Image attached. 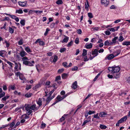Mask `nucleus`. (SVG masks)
<instances>
[{"mask_svg":"<svg viewBox=\"0 0 130 130\" xmlns=\"http://www.w3.org/2000/svg\"><path fill=\"white\" fill-rule=\"evenodd\" d=\"M120 69V68L119 66L109 67L108 68L109 71L113 74V76L116 78L120 77V73L119 71Z\"/></svg>","mask_w":130,"mask_h":130,"instance_id":"nucleus-1","label":"nucleus"},{"mask_svg":"<svg viewBox=\"0 0 130 130\" xmlns=\"http://www.w3.org/2000/svg\"><path fill=\"white\" fill-rule=\"evenodd\" d=\"M13 62L14 63L15 65V66L14 67V72L20 70L21 69V64L19 62L17 63L15 61H14Z\"/></svg>","mask_w":130,"mask_h":130,"instance_id":"nucleus-2","label":"nucleus"},{"mask_svg":"<svg viewBox=\"0 0 130 130\" xmlns=\"http://www.w3.org/2000/svg\"><path fill=\"white\" fill-rule=\"evenodd\" d=\"M24 107L26 110L27 111L28 115H30L32 113V111L29 108V104H25V105Z\"/></svg>","mask_w":130,"mask_h":130,"instance_id":"nucleus-3","label":"nucleus"},{"mask_svg":"<svg viewBox=\"0 0 130 130\" xmlns=\"http://www.w3.org/2000/svg\"><path fill=\"white\" fill-rule=\"evenodd\" d=\"M46 87L45 89H44V90L45 92V96H46L47 95H48L49 94V91L48 89L49 88V82L48 81H47L46 83L45 84Z\"/></svg>","mask_w":130,"mask_h":130,"instance_id":"nucleus-4","label":"nucleus"},{"mask_svg":"<svg viewBox=\"0 0 130 130\" xmlns=\"http://www.w3.org/2000/svg\"><path fill=\"white\" fill-rule=\"evenodd\" d=\"M102 5L105 6L107 7L109 4V1L108 0H101Z\"/></svg>","mask_w":130,"mask_h":130,"instance_id":"nucleus-5","label":"nucleus"},{"mask_svg":"<svg viewBox=\"0 0 130 130\" xmlns=\"http://www.w3.org/2000/svg\"><path fill=\"white\" fill-rule=\"evenodd\" d=\"M115 56H114L113 54H110L108 55L105 58V60L108 59L109 60H111Z\"/></svg>","mask_w":130,"mask_h":130,"instance_id":"nucleus-6","label":"nucleus"},{"mask_svg":"<svg viewBox=\"0 0 130 130\" xmlns=\"http://www.w3.org/2000/svg\"><path fill=\"white\" fill-rule=\"evenodd\" d=\"M91 118V116H89L87 118V120H85L84 121L83 124L82 125V126H83L85 125L87 123L90 122Z\"/></svg>","mask_w":130,"mask_h":130,"instance_id":"nucleus-7","label":"nucleus"},{"mask_svg":"<svg viewBox=\"0 0 130 130\" xmlns=\"http://www.w3.org/2000/svg\"><path fill=\"white\" fill-rule=\"evenodd\" d=\"M56 98L57 102H58L62 100L63 99H64L65 98L63 96H61V95H59L57 96Z\"/></svg>","mask_w":130,"mask_h":130,"instance_id":"nucleus-8","label":"nucleus"},{"mask_svg":"<svg viewBox=\"0 0 130 130\" xmlns=\"http://www.w3.org/2000/svg\"><path fill=\"white\" fill-rule=\"evenodd\" d=\"M19 54L22 57H23L27 54V53L24 51L23 49L20 52Z\"/></svg>","mask_w":130,"mask_h":130,"instance_id":"nucleus-9","label":"nucleus"},{"mask_svg":"<svg viewBox=\"0 0 130 130\" xmlns=\"http://www.w3.org/2000/svg\"><path fill=\"white\" fill-rule=\"evenodd\" d=\"M19 78L21 80L23 81L22 82L23 83H25L26 82V79L22 74L20 75Z\"/></svg>","mask_w":130,"mask_h":130,"instance_id":"nucleus-10","label":"nucleus"},{"mask_svg":"<svg viewBox=\"0 0 130 130\" xmlns=\"http://www.w3.org/2000/svg\"><path fill=\"white\" fill-rule=\"evenodd\" d=\"M92 54L96 57L98 54V50L96 49H95L94 51H92Z\"/></svg>","mask_w":130,"mask_h":130,"instance_id":"nucleus-11","label":"nucleus"},{"mask_svg":"<svg viewBox=\"0 0 130 130\" xmlns=\"http://www.w3.org/2000/svg\"><path fill=\"white\" fill-rule=\"evenodd\" d=\"M107 115V113L106 112L103 111L101 112L99 114V117H104L106 115Z\"/></svg>","mask_w":130,"mask_h":130,"instance_id":"nucleus-12","label":"nucleus"},{"mask_svg":"<svg viewBox=\"0 0 130 130\" xmlns=\"http://www.w3.org/2000/svg\"><path fill=\"white\" fill-rule=\"evenodd\" d=\"M54 90H55L54 89H53L50 92H49V101L51 100L52 99H53L55 97V95L54 94L53 96L51 97L50 98V95L54 92Z\"/></svg>","mask_w":130,"mask_h":130,"instance_id":"nucleus-13","label":"nucleus"},{"mask_svg":"<svg viewBox=\"0 0 130 130\" xmlns=\"http://www.w3.org/2000/svg\"><path fill=\"white\" fill-rule=\"evenodd\" d=\"M92 46V43L86 44L85 45V47L87 49H89L91 48Z\"/></svg>","mask_w":130,"mask_h":130,"instance_id":"nucleus-14","label":"nucleus"},{"mask_svg":"<svg viewBox=\"0 0 130 130\" xmlns=\"http://www.w3.org/2000/svg\"><path fill=\"white\" fill-rule=\"evenodd\" d=\"M53 58V60L52 62H56L58 58V57L57 56H53L52 57H51L50 58V60H51Z\"/></svg>","mask_w":130,"mask_h":130,"instance_id":"nucleus-15","label":"nucleus"},{"mask_svg":"<svg viewBox=\"0 0 130 130\" xmlns=\"http://www.w3.org/2000/svg\"><path fill=\"white\" fill-rule=\"evenodd\" d=\"M42 99L40 98L37 101V103L39 105V107L41 106L42 105Z\"/></svg>","mask_w":130,"mask_h":130,"instance_id":"nucleus-16","label":"nucleus"},{"mask_svg":"<svg viewBox=\"0 0 130 130\" xmlns=\"http://www.w3.org/2000/svg\"><path fill=\"white\" fill-rule=\"evenodd\" d=\"M121 51L120 50H117L116 52L113 53V54L114 55V56L115 57L117 56L120 53Z\"/></svg>","mask_w":130,"mask_h":130,"instance_id":"nucleus-17","label":"nucleus"},{"mask_svg":"<svg viewBox=\"0 0 130 130\" xmlns=\"http://www.w3.org/2000/svg\"><path fill=\"white\" fill-rule=\"evenodd\" d=\"M19 5L22 7L25 6L26 4V2H20L19 3Z\"/></svg>","mask_w":130,"mask_h":130,"instance_id":"nucleus-18","label":"nucleus"},{"mask_svg":"<svg viewBox=\"0 0 130 130\" xmlns=\"http://www.w3.org/2000/svg\"><path fill=\"white\" fill-rule=\"evenodd\" d=\"M77 83L76 81L75 82L72 84V88L74 89H75L77 88Z\"/></svg>","mask_w":130,"mask_h":130,"instance_id":"nucleus-19","label":"nucleus"},{"mask_svg":"<svg viewBox=\"0 0 130 130\" xmlns=\"http://www.w3.org/2000/svg\"><path fill=\"white\" fill-rule=\"evenodd\" d=\"M68 115V114H64L62 116V117L59 120L61 122L64 120L65 119V117Z\"/></svg>","mask_w":130,"mask_h":130,"instance_id":"nucleus-20","label":"nucleus"},{"mask_svg":"<svg viewBox=\"0 0 130 130\" xmlns=\"http://www.w3.org/2000/svg\"><path fill=\"white\" fill-rule=\"evenodd\" d=\"M34 61H32L31 62V63L29 61H28V63H27L26 65L27 66H34V64L32 63H34Z\"/></svg>","mask_w":130,"mask_h":130,"instance_id":"nucleus-21","label":"nucleus"},{"mask_svg":"<svg viewBox=\"0 0 130 130\" xmlns=\"http://www.w3.org/2000/svg\"><path fill=\"white\" fill-rule=\"evenodd\" d=\"M66 37L63 40L61 41V42L62 43H63L64 42H67L69 40V37H67L65 36Z\"/></svg>","mask_w":130,"mask_h":130,"instance_id":"nucleus-22","label":"nucleus"},{"mask_svg":"<svg viewBox=\"0 0 130 130\" xmlns=\"http://www.w3.org/2000/svg\"><path fill=\"white\" fill-rule=\"evenodd\" d=\"M25 50L28 53L32 52V51L28 47H26L25 48Z\"/></svg>","mask_w":130,"mask_h":130,"instance_id":"nucleus-23","label":"nucleus"},{"mask_svg":"<svg viewBox=\"0 0 130 130\" xmlns=\"http://www.w3.org/2000/svg\"><path fill=\"white\" fill-rule=\"evenodd\" d=\"M89 6L88 2V1L87 0V4L86 3L85 5V8L87 11H88L89 10L88 7Z\"/></svg>","mask_w":130,"mask_h":130,"instance_id":"nucleus-24","label":"nucleus"},{"mask_svg":"<svg viewBox=\"0 0 130 130\" xmlns=\"http://www.w3.org/2000/svg\"><path fill=\"white\" fill-rule=\"evenodd\" d=\"M36 105L33 104L31 106H30V105L29 104V108L32 110H34L35 108L36 109Z\"/></svg>","mask_w":130,"mask_h":130,"instance_id":"nucleus-25","label":"nucleus"},{"mask_svg":"<svg viewBox=\"0 0 130 130\" xmlns=\"http://www.w3.org/2000/svg\"><path fill=\"white\" fill-rule=\"evenodd\" d=\"M123 45H130V42L129 41H124L123 42L122 44Z\"/></svg>","mask_w":130,"mask_h":130,"instance_id":"nucleus-26","label":"nucleus"},{"mask_svg":"<svg viewBox=\"0 0 130 130\" xmlns=\"http://www.w3.org/2000/svg\"><path fill=\"white\" fill-rule=\"evenodd\" d=\"M23 41L22 38L18 42V44L20 45L23 44Z\"/></svg>","mask_w":130,"mask_h":130,"instance_id":"nucleus-27","label":"nucleus"},{"mask_svg":"<svg viewBox=\"0 0 130 130\" xmlns=\"http://www.w3.org/2000/svg\"><path fill=\"white\" fill-rule=\"evenodd\" d=\"M22 117L24 119H27L29 118V117L26 114L23 115L22 116Z\"/></svg>","mask_w":130,"mask_h":130,"instance_id":"nucleus-28","label":"nucleus"},{"mask_svg":"<svg viewBox=\"0 0 130 130\" xmlns=\"http://www.w3.org/2000/svg\"><path fill=\"white\" fill-rule=\"evenodd\" d=\"M15 121L14 120L12 121L11 123L9 124L10 128H12L14 126L15 123L14 122Z\"/></svg>","mask_w":130,"mask_h":130,"instance_id":"nucleus-29","label":"nucleus"},{"mask_svg":"<svg viewBox=\"0 0 130 130\" xmlns=\"http://www.w3.org/2000/svg\"><path fill=\"white\" fill-rule=\"evenodd\" d=\"M23 13L22 10L21 9H17L16 11V13L19 14L22 13Z\"/></svg>","mask_w":130,"mask_h":130,"instance_id":"nucleus-30","label":"nucleus"},{"mask_svg":"<svg viewBox=\"0 0 130 130\" xmlns=\"http://www.w3.org/2000/svg\"><path fill=\"white\" fill-rule=\"evenodd\" d=\"M68 75V74L66 73H63L62 75V78L63 79H65L67 77Z\"/></svg>","mask_w":130,"mask_h":130,"instance_id":"nucleus-31","label":"nucleus"},{"mask_svg":"<svg viewBox=\"0 0 130 130\" xmlns=\"http://www.w3.org/2000/svg\"><path fill=\"white\" fill-rule=\"evenodd\" d=\"M87 51L85 49H83V53L82 54L83 56H85L87 54Z\"/></svg>","mask_w":130,"mask_h":130,"instance_id":"nucleus-32","label":"nucleus"},{"mask_svg":"<svg viewBox=\"0 0 130 130\" xmlns=\"http://www.w3.org/2000/svg\"><path fill=\"white\" fill-rule=\"evenodd\" d=\"M100 127L102 129H104L106 128H107V127L106 126L103 124L100 125Z\"/></svg>","mask_w":130,"mask_h":130,"instance_id":"nucleus-33","label":"nucleus"},{"mask_svg":"<svg viewBox=\"0 0 130 130\" xmlns=\"http://www.w3.org/2000/svg\"><path fill=\"white\" fill-rule=\"evenodd\" d=\"M6 62L11 67H13V64L12 63L8 61H6Z\"/></svg>","mask_w":130,"mask_h":130,"instance_id":"nucleus-34","label":"nucleus"},{"mask_svg":"<svg viewBox=\"0 0 130 130\" xmlns=\"http://www.w3.org/2000/svg\"><path fill=\"white\" fill-rule=\"evenodd\" d=\"M43 12L42 11H39L38 10H35V12L37 13V14L39 15Z\"/></svg>","mask_w":130,"mask_h":130,"instance_id":"nucleus-35","label":"nucleus"},{"mask_svg":"<svg viewBox=\"0 0 130 130\" xmlns=\"http://www.w3.org/2000/svg\"><path fill=\"white\" fill-rule=\"evenodd\" d=\"M20 23L22 26H24L25 24V21L24 20H21L20 22Z\"/></svg>","mask_w":130,"mask_h":130,"instance_id":"nucleus-36","label":"nucleus"},{"mask_svg":"<svg viewBox=\"0 0 130 130\" xmlns=\"http://www.w3.org/2000/svg\"><path fill=\"white\" fill-rule=\"evenodd\" d=\"M40 87H41L40 84H38L35 86V87L34 88V89H36Z\"/></svg>","mask_w":130,"mask_h":130,"instance_id":"nucleus-37","label":"nucleus"},{"mask_svg":"<svg viewBox=\"0 0 130 130\" xmlns=\"http://www.w3.org/2000/svg\"><path fill=\"white\" fill-rule=\"evenodd\" d=\"M9 97V96H6L3 98L2 99V101H5L7 99H8Z\"/></svg>","mask_w":130,"mask_h":130,"instance_id":"nucleus-38","label":"nucleus"},{"mask_svg":"<svg viewBox=\"0 0 130 130\" xmlns=\"http://www.w3.org/2000/svg\"><path fill=\"white\" fill-rule=\"evenodd\" d=\"M32 93H28L25 94V96L27 98H29L31 96Z\"/></svg>","mask_w":130,"mask_h":130,"instance_id":"nucleus-39","label":"nucleus"},{"mask_svg":"<svg viewBox=\"0 0 130 130\" xmlns=\"http://www.w3.org/2000/svg\"><path fill=\"white\" fill-rule=\"evenodd\" d=\"M127 116H126L121 118V119H122V121L123 122L124 121H125L127 119Z\"/></svg>","mask_w":130,"mask_h":130,"instance_id":"nucleus-40","label":"nucleus"},{"mask_svg":"<svg viewBox=\"0 0 130 130\" xmlns=\"http://www.w3.org/2000/svg\"><path fill=\"white\" fill-rule=\"evenodd\" d=\"M9 31L11 34H12L14 32V30L11 27H9Z\"/></svg>","mask_w":130,"mask_h":130,"instance_id":"nucleus-41","label":"nucleus"},{"mask_svg":"<svg viewBox=\"0 0 130 130\" xmlns=\"http://www.w3.org/2000/svg\"><path fill=\"white\" fill-rule=\"evenodd\" d=\"M63 2L61 0H58L56 2V3L58 5L62 4Z\"/></svg>","mask_w":130,"mask_h":130,"instance_id":"nucleus-42","label":"nucleus"},{"mask_svg":"<svg viewBox=\"0 0 130 130\" xmlns=\"http://www.w3.org/2000/svg\"><path fill=\"white\" fill-rule=\"evenodd\" d=\"M73 41L72 40L71 41L68 43L67 44V46L68 47H70L73 44Z\"/></svg>","mask_w":130,"mask_h":130,"instance_id":"nucleus-43","label":"nucleus"},{"mask_svg":"<svg viewBox=\"0 0 130 130\" xmlns=\"http://www.w3.org/2000/svg\"><path fill=\"white\" fill-rule=\"evenodd\" d=\"M5 52L4 51H0V56L3 57Z\"/></svg>","mask_w":130,"mask_h":130,"instance_id":"nucleus-44","label":"nucleus"},{"mask_svg":"<svg viewBox=\"0 0 130 130\" xmlns=\"http://www.w3.org/2000/svg\"><path fill=\"white\" fill-rule=\"evenodd\" d=\"M124 40V38L123 37L121 36H120L119 37V41L120 42H122Z\"/></svg>","mask_w":130,"mask_h":130,"instance_id":"nucleus-45","label":"nucleus"},{"mask_svg":"<svg viewBox=\"0 0 130 130\" xmlns=\"http://www.w3.org/2000/svg\"><path fill=\"white\" fill-rule=\"evenodd\" d=\"M95 113V111H92L91 110H90L88 112V114L89 115H90L94 113Z\"/></svg>","mask_w":130,"mask_h":130,"instance_id":"nucleus-46","label":"nucleus"},{"mask_svg":"<svg viewBox=\"0 0 130 130\" xmlns=\"http://www.w3.org/2000/svg\"><path fill=\"white\" fill-rule=\"evenodd\" d=\"M15 72V75L16 76H19V77H20V75H21V74H22L20 73L19 72Z\"/></svg>","mask_w":130,"mask_h":130,"instance_id":"nucleus-47","label":"nucleus"},{"mask_svg":"<svg viewBox=\"0 0 130 130\" xmlns=\"http://www.w3.org/2000/svg\"><path fill=\"white\" fill-rule=\"evenodd\" d=\"M66 50V48H62L60 49V52L61 53H62L64 52Z\"/></svg>","mask_w":130,"mask_h":130,"instance_id":"nucleus-48","label":"nucleus"},{"mask_svg":"<svg viewBox=\"0 0 130 130\" xmlns=\"http://www.w3.org/2000/svg\"><path fill=\"white\" fill-rule=\"evenodd\" d=\"M88 16L90 18H92L93 17L92 14L91 13H88Z\"/></svg>","mask_w":130,"mask_h":130,"instance_id":"nucleus-49","label":"nucleus"},{"mask_svg":"<svg viewBox=\"0 0 130 130\" xmlns=\"http://www.w3.org/2000/svg\"><path fill=\"white\" fill-rule=\"evenodd\" d=\"M64 70V69H63L62 68L59 69L58 70V73L60 74L63 72Z\"/></svg>","mask_w":130,"mask_h":130,"instance_id":"nucleus-50","label":"nucleus"},{"mask_svg":"<svg viewBox=\"0 0 130 130\" xmlns=\"http://www.w3.org/2000/svg\"><path fill=\"white\" fill-rule=\"evenodd\" d=\"M79 42V39L78 38H76L75 41V43L77 44H78Z\"/></svg>","mask_w":130,"mask_h":130,"instance_id":"nucleus-51","label":"nucleus"},{"mask_svg":"<svg viewBox=\"0 0 130 130\" xmlns=\"http://www.w3.org/2000/svg\"><path fill=\"white\" fill-rule=\"evenodd\" d=\"M61 79V77L60 76H59L56 77L55 78V81L56 82H57V81L58 80H60Z\"/></svg>","mask_w":130,"mask_h":130,"instance_id":"nucleus-52","label":"nucleus"},{"mask_svg":"<svg viewBox=\"0 0 130 130\" xmlns=\"http://www.w3.org/2000/svg\"><path fill=\"white\" fill-rule=\"evenodd\" d=\"M67 62H63L62 63V65L63 66L66 68L68 67V66L67 65Z\"/></svg>","mask_w":130,"mask_h":130,"instance_id":"nucleus-53","label":"nucleus"},{"mask_svg":"<svg viewBox=\"0 0 130 130\" xmlns=\"http://www.w3.org/2000/svg\"><path fill=\"white\" fill-rule=\"evenodd\" d=\"M98 113H97L96 115H94V118L98 119H100L99 117L98 116Z\"/></svg>","mask_w":130,"mask_h":130,"instance_id":"nucleus-54","label":"nucleus"},{"mask_svg":"<svg viewBox=\"0 0 130 130\" xmlns=\"http://www.w3.org/2000/svg\"><path fill=\"white\" fill-rule=\"evenodd\" d=\"M109 44V42L108 40H107L105 41L104 42V45L105 46L108 45Z\"/></svg>","mask_w":130,"mask_h":130,"instance_id":"nucleus-55","label":"nucleus"},{"mask_svg":"<svg viewBox=\"0 0 130 130\" xmlns=\"http://www.w3.org/2000/svg\"><path fill=\"white\" fill-rule=\"evenodd\" d=\"M78 69V67L77 66H75L72 68V71H75L77 70Z\"/></svg>","mask_w":130,"mask_h":130,"instance_id":"nucleus-56","label":"nucleus"},{"mask_svg":"<svg viewBox=\"0 0 130 130\" xmlns=\"http://www.w3.org/2000/svg\"><path fill=\"white\" fill-rule=\"evenodd\" d=\"M49 31V29L47 28L46 30V31L44 33V35L46 36L47 35L48 32Z\"/></svg>","mask_w":130,"mask_h":130,"instance_id":"nucleus-57","label":"nucleus"},{"mask_svg":"<svg viewBox=\"0 0 130 130\" xmlns=\"http://www.w3.org/2000/svg\"><path fill=\"white\" fill-rule=\"evenodd\" d=\"M5 43L6 44V46L7 47H9L10 45L9 43L6 40H5Z\"/></svg>","mask_w":130,"mask_h":130,"instance_id":"nucleus-58","label":"nucleus"},{"mask_svg":"<svg viewBox=\"0 0 130 130\" xmlns=\"http://www.w3.org/2000/svg\"><path fill=\"white\" fill-rule=\"evenodd\" d=\"M22 60L24 61L26 60H28V58L26 57H24L22 59Z\"/></svg>","mask_w":130,"mask_h":130,"instance_id":"nucleus-59","label":"nucleus"},{"mask_svg":"<svg viewBox=\"0 0 130 130\" xmlns=\"http://www.w3.org/2000/svg\"><path fill=\"white\" fill-rule=\"evenodd\" d=\"M46 124L44 123H42L41 125V127L42 128H43L45 126Z\"/></svg>","mask_w":130,"mask_h":130,"instance_id":"nucleus-60","label":"nucleus"},{"mask_svg":"<svg viewBox=\"0 0 130 130\" xmlns=\"http://www.w3.org/2000/svg\"><path fill=\"white\" fill-rule=\"evenodd\" d=\"M14 93L15 95H20L21 94V93L20 92H18L17 91H15L14 92Z\"/></svg>","mask_w":130,"mask_h":130,"instance_id":"nucleus-61","label":"nucleus"},{"mask_svg":"<svg viewBox=\"0 0 130 130\" xmlns=\"http://www.w3.org/2000/svg\"><path fill=\"white\" fill-rule=\"evenodd\" d=\"M116 7L114 5H112L111 6L110 8L111 9H115L116 8Z\"/></svg>","mask_w":130,"mask_h":130,"instance_id":"nucleus-62","label":"nucleus"},{"mask_svg":"<svg viewBox=\"0 0 130 130\" xmlns=\"http://www.w3.org/2000/svg\"><path fill=\"white\" fill-rule=\"evenodd\" d=\"M31 88V86L30 85L27 86L26 88V89L28 90L29 89H30Z\"/></svg>","mask_w":130,"mask_h":130,"instance_id":"nucleus-63","label":"nucleus"},{"mask_svg":"<svg viewBox=\"0 0 130 130\" xmlns=\"http://www.w3.org/2000/svg\"><path fill=\"white\" fill-rule=\"evenodd\" d=\"M5 94V93L4 92H3L2 93L0 94V98L3 97Z\"/></svg>","mask_w":130,"mask_h":130,"instance_id":"nucleus-64","label":"nucleus"}]
</instances>
